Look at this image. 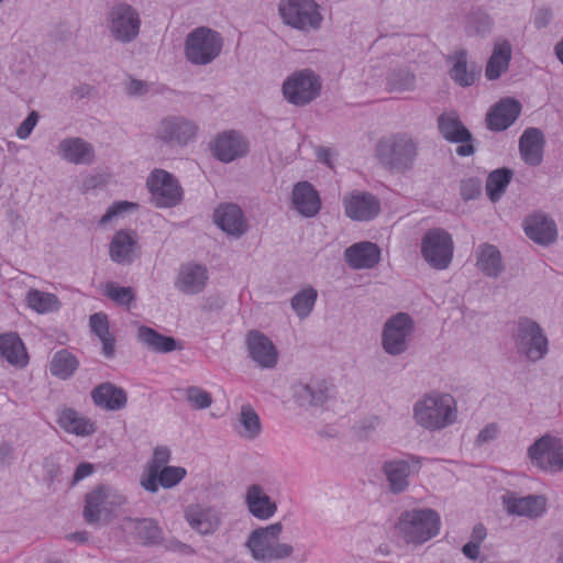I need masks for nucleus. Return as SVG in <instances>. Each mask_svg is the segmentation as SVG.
Returning a JSON list of instances; mask_svg holds the SVG:
<instances>
[{"instance_id":"13d9d810","label":"nucleus","mask_w":563,"mask_h":563,"mask_svg":"<svg viewBox=\"0 0 563 563\" xmlns=\"http://www.w3.org/2000/svg\"><path fill=\"white\" fill-rule=\"evenodd\" d=\"M499 434V426L497 423H488L484 426L477 434V443L485 444L497 439Z\"/></svg>"},{"instance_id":"49530a36","label":"nucleus","mask_w":563,"mask_h":563,"mask_svg":"<svg viewBox=\"0 0 563 563\" xmlns=\"http://www.w3.org/2000/svg\"><path fill=\"white\" fill-rule=\"evenodd\" d=\"M317 298L318 291L311 286H306L294 295L290 306L299 319H305L312 311Z\"/></svg>"},{"instance_id":"aec40b11","label":"nucleus","mask_w":563,"mask_h":563,"mask_svg":"<svg viewBox=\"0 0 563 563\" xmlns=\"http://www.w3.org/2000/svg\"><path fill=\"white\" fill-rule=\"evenodd\" d=\"M108 253L115 264H132L141 253L137 233L128 229L118 230L110 240Z\"/></svg>"},{"instance_id":"8fccbe9b","label":"nucleus","mask_w":563,"mask_h":563,"mask_svg":"<svg viewBox=\"0 0 563 563\" xmlns=\"http://www.w3.org/2000/svg\"><path fill=\"white\" fill-rule=\"evenodd\" d=\"M511 178V174L507 169H496L492 172L487 178L486 192L490 200H498L506 190Z\"/></svg>"},{"instance_id":"58836bf2","label":"nucleus","mask_w":563,"mask_h":563,"mask_svg":"<svg viewBox=\"0 0 563 563\" xmlns=\"http://www.w3.org/2000/svg\"><path fill=\"white\" fill-rule=\"evenodd\" d=\"M0 357L15 367H24L29 363L26 349L15 333L0 335Z\"/></svg>"},{"instance_id":"ea45409f","label":"nucleus","mask_w":563,"mask_h":563,"mask_svg":"<svg viewBox=\"0 0 563 563\" xmlns=\"http://www.w3.org/2000/svg\"><path fill=\"white\" fill-rule=\"evenodd\" d=\"M27 308L38 314H48L60 309L62 302L55 294L31 288L26 291Z\"/></svg>"},{"instance_id":"69168bd1","label":"nucleus","mask_w":563,"mask_h":563,"mask_svg":"<svg viewBox=\"0 0 563 563\" xmlns=\"http://www.w3.org/2000/svg\"><path fill=\"white\" fill-rule=\"evenodd\" d=\"M320 153H324V150H321ZM327 154H330L329 151H325Z\"/></svg>"},{"instance_id":"72a5a7b5","label":"nucleus","mask_w":563,"mask_h":563,"mask_svg":"<svg viewBox=\"0 0 563 563\" xmlns=\"http://www.w3.org/2000/svg\"><path fill=\"white\" fill-rule=\"evenodd\" d=\"M475 266L486 277L496 278L504 272L501 253L497 246L481 243L474 251Z\"/></svg>"},{"instance_id":"4be33fe9","label":"nucleus","mask_w":563,"mask_h":563,"mask_svg":"<svg viewBox=\"0 0 563 563\" xmlns=\"http://www.w3.org/2000/svg\"><path fill=\"white\" fill-rule=\"evenodd\" d=\"M501 504L510 516L537 518L547 509V499L542 495L519 496L514 492H506L501 496Z\"/></svg>"},{"instance_id":"4d7b16f0","label":"nucleus","mask_w":563,"mask_h":563,"mask_svg":"<svg viewBox=\"0 0 563 563\" xmlns=\"http://www.w3.org/2000/svg\"><path fill=\"white\" fill-rule=\"evenodd\" d=\"M292 398L301 407L311 406L312 380L308 383H297L291 387Z\"/></svg>"},{"instance_id":"39448f33","label":"nucleus","mask_w":563,"mask_h":563,"mask_svg":"<svg viewBox=\"0 0 563 563\" xmlns=\"http://www.w3.org/2000/svg\"><path fill=\"white\" fill-rule=\"evenodd\" d=\"M224 38L220 32L208 26L191 30L184 41V56L194 66L212 64L222 53Z\"/></svg>"},{"instance_id":"b1692460","label":"nucleus","mask_w":563,"mask_h":563,"mask_svg":"<svg viewBox=\"0 0 563 563\" xmlns=\"http://www.w3.org/2000/svg\"><path fill=\"white\" fill-rule=\"evenodd\" d=\"M56 156L73 165H89L95 159L93 146L81 137L68 136L58 141Z\"/></svg>"},{"instance_id":"6e6d98bb","label":"nucleus","mask_w":563,"mask_h":563,"mask_svg":"<svg viewBox=\"0 0 563 563\" xmlns=\"http://www.w3.org/2000/svg\"><path fill=\"white\" fill-rule=\"evenodd\" d=\"M332 397L331 386L325 382L312 380L311 406H323Z\"/></svg>"},{"instance_id":"c85d7f7f","label":"nucleus","mask_w":563,"mask_h":563,"mask_svg":"<svg viewBox=\"0 0 563 563\" xmlns=\"http://www.w3.org/2000/svg\"><path fill=\"white\" fill-rule=\"evenodd\" d=\"M136 340L146 350L158 353L167 354L174 351L183 350V343L173 336L159 333L155 329L147 325H139L136 330Z\"/></svg>"},{"instance_id":"f257e3e1","label":"nucleus","mask_w":563,"mask_h":563,"mask_svg":"<svg viewBox=\"0 0 563 563\" xmlns=\"http://www.w3.org/2000/svg\"><path fill=\"white\" fill-rule=\"evenodd\" d=\"M284 525L279 521L258 527L249 534L245 547L253 560L272 562L291 560L306 562L309 555L303 544H292L280 540Z\"/></svg>"},{"instance_id":"bf43d9fd","label":"nucleus","mask_w":563,"mask_h":563,"mask_svg":"<svg viewBox=\"0 0 563 563\" xmlns=\"http://www.w3.org/2000/svg\"><path fill=\"white\" fill-rule=\"evenodd\" d=\"M125 89L129 95L139 97L147 93L150 86L143 80L132 78L126 81Z\"/></svg>"},{"instance_id":"a18cd8bd","label":"nucleus","mask_w":563,"mask_h":563,"mask_svg":"<svg viewBox=\"0 0 563 563\" xmlns=\"http://www.w3.org/2000/svg\"><path fill=\"white\" fill-rule=\"evenodd\" d=\"M139 205L132 201H115L110 205L99 220V225L106 228L114 225L124 220L128 216L136 212Z\"/></svg>"},{"instance_id":"dca6fc26","label":"nucleus","mask_w":563,"mask_h":563,"mask_svg":"<svg viewBox=\"0 0 563 563\" xmlns=\"http://www.w3.org/2000/svg\"><path fill=\"white\" fill-rule=\"evenodd\" d=\"M223 512L216 506L196 503L185 509V520L199 536H212L222 525Z\"/></svg>"},{"instance_id":"680f3d73","label":"nucleus","mask_w":563,"mask_h":563,"mask_svg":"<svg viewBox=\"0 0 563 563\" xmlns=\"http://www.w3.org/2000/svg\"><path fill=\"white\" fill-rule=\"evenodd\" d=\"M93 472V466L90 463H81L76 468V472L74 474V482H79L89 475H91Z\"/></svg>"},{"instance_id":"79ce46f5","label":"nucleus","mask_w":563,"mask_h":563,"mask_svg":"<svg viewBox=\"0 0 563 563\" xmlns=\"http://www.w3.org/2000/svg\"><path fill=\"white\" fill-rule=\"evenodd\" d=\"M439 129L443 137L450 142H465L471 140L470 132L461 123L454 112H446L440 115Z\"/></svg>"},{"instance_id":"9b49d317","label":"nucleus","mask_w":563,"mask_h":563,"mask_svg":"<svg viewBox=\"0 0 563 563\" xmlns=\"http://www.w3.org/2000/svg\"><path fill=\"white\" fill-rule=\"evenodd\" d=\"M125 504V497L115 488L100 485L86 495L84 517L90 525L108 522Z\"/></svg>"},{"instance_id":"423d86ee","label":"nucleus","mask_w":563,"mask_h":563,"mask_svg":"<svg viewBox=\"0 0 563 563\" xmlns=\"http://www.w3.org/2000/svg\"><path fill=\"white\" fill-rule=\"evenodd\" d=\"M277 10L286 26L305 33L319 31L324 21L317 0H279Z\"/></svg>"},{"instance_id":"0eeeda50","label":"nucleus","mask_w":563,"mask_h":563,"mask_svg":"<svg viewBox=\"0 0 563 563\" xmlns=\"http://www.w3.org/2000/svg\"><path fill=\"white\" fill-rule=\"evenodd\" d=\"M322 79L310 68L297 69L285 77L280 86L283 99L294 107H305L321 96Z\"/></svg>"},{"instance_id":"f3484780","label":"nucleus","mask_w":563,"mask_h":563,"mask_svg":"<svg viewBox=\"0 0 563 563\" xmlns=\"http://www.w3.org/2000/svg\"><path fill=\"white\" fill-rule=\"evenodd\" d=\"M198 125L185 117L164 118L156 126V137L166 143L186 146L198 135Z\"/></svg>"},{"instance_id":"5701e85b","label":"nucleus","mask_w":563,"mask_h":563,"mask_svg":"<svg viewBox=\"0 0 563 563\" xmlns=\"http://www.w3.org/2000/svg\"><path fill=\"white\" fill-rule=\"evenodd\" d=\"M209 280L208 268L202 264L187 263L180 266L175 277V288L187 296L201 294Z\"/></svg>"},{"instance_id":"2eb2a0df","label":"nucleus","mask_w":563,"mask_h":563,"mask_svg":"<svg viewBox=\"0 0 563 563\" xmlns=\"http://www.w3.org/2000/svg\"><path fill=\"white\" fill-rule=\"evenodd\" d=\"M514 339L518 352L530 361H539L548 353V339L541 327L531 319L518 321Z\"/></svg>"},{"instance_id":"473e14b6","label":"nucleus","mask_w":563,"mask_h":563,"mask_svg":"<svg viewBox=\"0 0 563 563\" xmlns=\"http://www.w3.org/2000/svg\"><path fill=\"white\" fill-rule=\"evenodd\" d=\"M467 57L465 49H456L448 58L450 77L462 87L472 86L478 76L477 65L468 63Z\"/></svg>"},{"instance_id":"6e6552de","label":"nucleus","mask_w":563,"mask_h":563,"mask_svg":"<svg viewBox=\"0 0 563 563\" xmlns=\"http://www.w3.org/2000/svg\"><path fill=\"white\" fill-rule=\"evenodd\" d=\"M529 464L543 473L558 474L563 472V437L547 432L538 437L527 448Z\"/></svg>"},{"instance_id":"0e129e2a","label":"nucleus","mask_w":563,"mask_h":563,"mask_svg":"<svg viewBox=\"0 0 563 563\" xmlns=\"http://www.w3.org/2000/svg\"><path fill=\"white\" fill-rule=\"evenodd\" d=\"M553 53L560 64L563 66V37L553 46Z\"/></svg>"},{"instance_id":"7ed1b4c3","label":"nucleus","mask_w":563,"mask_h":563,"mask_svg":"<svg viewBox=\"0 0 563 563\" xmlns=\"http://www.w3.org/2000/svg\"><path fill=\"white\" fill-rule=\"evenodd\" d=\"M173 450L165 444L153 448L152 454L140 476L141 487L156 494L162 489H173L179 486L188 476V470L181 465H172Z\"/></svg>"},{"instance_id":"c9c22d12","label":"nucleus","mask_w":563,"mask_h":563,"mask_svg":"<svg viewBox=\"0 0 563 563\" xmlns=\"http://www.w3.org/2000/svg\"><path fill=\"white\" fill-rule=\"evenodd\" d=\"M57 423L67 433H71L77 437H89L97 430L93 420L69 408L63 409L58 412Z\"/></svg>"},{"instance_id":"de8ad7c7","label":"nucleus","mask_w":563,"mask_h":563,"mask_svg":"<svg viewBox=\"0 0 563 563\" xmlns=\"http://www.w3.org/2000/svg\"><path fill=\"white\" fill-rule=\"evenodd\" d=\"M386 87L391 92L411 91L416 87V76L408 68H397L388 73Z\"/></svg>"},{"instance_id":"c756f323","label":"nucleus","mask_w":563,"mask_h":563,"mask_svg":"<svg viewBox=\"0 0 563 563\" xmlns=\"http://www.w3.org/2000/svg\"><path fill=\"white\" fill-rule=\"evenodd\" d=\"M522 227L526 235L533 242L541 245L552 243L558 235L554 221L540 212L528 216L525 219Z\"/></svg>"},{"instance_id":"603ef678","label":"nucleus","mask_w":563,"mask_h":563,"mask_svg":"<svg viewBox=\"0 0 563 563\" xmlns=\"http://www.w3.org/2000/svg\"><path fill=\"white\" fill-rule=\"evenodd\" d=\"M186 401L192 409H207L212 404L211 394L198 386H190L185 389Z\"/></svg>"},{"instance_id":"37998d69","label":"nucleus","mask_w":563,"mask_h":563,"mask_svg":"<svg viewBox=\"0 0 563 563\" xmlns=\"http://www.w3.org/2000/svg\"><path fill=\"white\" fill-rule=\"evenodd\" d=\"M79 367L78 358L67 350H59L51 358L49 372L59 379H67Z\"/></svg>"},{"instance_id":"09e8293b","label":"nucleus","mask_w":563,"mask_h":563,"mask_svg":"<svg viewBox=\"0 0 563 563\" xmlns=\"http://www.w3.org/2000/svg\"><path fill=\"white\" fill-rule=\"evenodd\" d=\"M100 292L117 305L125 307L126 309L131 308V305L135 299L133 288L121 286L114 282H108L100 285Z\"/></svg>"},{"instance_id":"4c0bfd02","label":"nucleus","mask_w":563,"mask_h":563,"mask_svg":"<svg viewBox=\"0 0 563 563\" xmlns=\"http://www.w3.org/2000/svg\"><path fill=\"white\" fill-rule=\"evenodd\" d=\"M544 139L538 129L526 130L519 141L520 155L525 163L537 166L542 162Z\"/></svg>"},{"instance_id":"7c9ffc66","label":"nucleus","mask_w":563,"mask_h":563,"mask_svg":"<svg viewBox=\"0 0 563 563\" xmlns=\"http://www.w3.org/2000/svg\"><path fill=\"white\" fill-rule=\"evenodd\" d=\"M521 104L512 99L505 98L497 102L487 113L486 121L489 130L504 131L519 117Z\"/></svg>"},{"instance_id":"864d4df0","label":"nucleus","mask_w":563,"mask_h":563,"mask_svg":"<svg viewBox=\"0 0 563 563\" xmlns=\"http://www.w3.org/2000/svg\"><path fill=\"white\" fill-rule=\"evenodd\" d=\"M41 120L37 111L32 110L26 118L15 128L14 135L20 141H26L31 137Z\"/></svg>"},{"instance_id":"f8f14e48","label":"nucleus","mask_w":563,"mask_h":563,"mask_svg":"<svg viewBox=\"0 0 563 563\" xmlns=\"http://www.w3.org/2000/svg\"><path fill=\"white\" fill-rule=\"evenodd\" d=\"M150 201L157 208H173L183 199V188L172 173L163 168H154L145 181Z\"/></svg>"},{"instance_id":"f704fd0d","label":"nucleus","mask_w":563,"mask_h":563,"mask_svg":"<svg viewBox=\"0 0 563 563\" xmlns=\"http://www.w3.org/2000/svg\"><path fill=\"white\" fill-rule=\"evenodd\" d=\"M91 398L97 407L110 411L124 408L128 401L125 391L111 383H103L93 388Z\"/></svg>"},{"instance_id":"2f4dec72","label":"nucleus","mask_w":563,"mask_h":563,"mask_svg":"<svg viewBox=\"0 0 563 563\" xmlns=\"http://www.w3.org/2000/svg\"><path fill=\"white\" fill-rule=\"evenodd\" d=\"M214 222L227 234L239 238L247 230L242 210L232 203L221 205L214 211Z\"/></svg>"},{"instance_id":"412c9836","label":"nucleus","mask_w":563,"mask_h":563,"mask_svg":"<svg viewBox=\"0 0 563 563\" xmlns=\"http://www.w3.org/2000/svg\"><path fill=\"white\" fill-rule=\"evenodd\" d=\"M344 213L354 221H371L380 211L379 200L372 194L364 191H352L343 197Z\"/></svg>"},{"instance_id":"393cba45","label":"nucleus","mask_w":563,"mask_h":563,"mask_svg":"<svg viewBox=\"0 0 563 563\" xmlns=\"http://www.w3.org/2000/svg\"><path fill=\"white\" fill-rule=\"evenodd\" d=\"M344 261L353 269H371L380 263L382 250L371 241L356 242L345 249Z\"/></svg>"},{"instance_id":"e2e57ef3","label":"nucleus","mask_w":563,"mask_h":563,"mask_svg":"<svg viewBox=\"0 0 563 563\" xmlns=\"http://www.w3.org/2000/svg\"><path fill=\"white\" fill-rule=\"evenodd\" d=\"M461 145L457 146L456 152L461 156H468L473 154L474 150L470 141L460 142Z\"/></svg>"},{"instance_id":"20e7f679","label":"nucleus","mask_w":563,"mask_h":563,"mask_svg":"<svg viewBox=\"0 0 563 563\" xmlns=\"http://www.w3.org/2000/svg\"><path fill=\"white\" fill-rule=\"evenodd\" d=\"M441 517L431 508H413L400 514L396 531L401 540L419 547L439 536Z\"/></svg>"},{"instance_id":"c03bdc74","label":"nucleus","mask_w":563,"mask_h":563,"mask_svg":"<svg viewBox=\"0 0 563 563\" xmlns=\"http://www.w3.org/2000/svg\"><path fill=\"white\" fill-rule=\"evenodd\" d=\"M236 430L242 438L247 440H253L261 434V420L251 405H243L241 407Z\"/></svg>"},{"instance_id":"f03ea898","label":"nucleus","mask_w":563,"mask_h":563,"mask_svg":"<svg viewBox=\"0 0 563 563\" xmlns=\"http://www.w3.org/2000/svg\"><path fill=\"white\" fill-rule=\"evenodd\" d=\"M412 419L423 430L430 432L442 431L457 422V400L446 391L433 390L427 393L413 404Z\"/></svg>"},{"instance_id":"a19ab883","label":"nucleus","mask_w":563,"mask_h":563,"mask_svg":"<svg viewBox=\"0 0 563 563\" xmlns=\"http://www.w3.org/2000/svg\"><path fill=\"white\" fill-rule=\"evenodd\" d=\"M89 324L91 331L98 336L102 344V354L107 358H111L114 355L115 343L112 333L109 330L108 318L104 313L98 312L90 317Z\"/></svg>"},{"instance_id":"052dcab7","label":"nucleus","mask_w":563,"mask_h":563,"mask_svg":"<svg viewBox=\"0 0 563 563\" xmlns=\"http://www.w3.org/2000/svg\"><path fill=\"white\" fill-rule=\"evenodd\" d=\"M104 184L106 180L102 174H90L84 179L82 187L85 190H90Z\"/></svg>"},{"instance_id":"ddd939ff","label":"nucleus","mask_w":563,"mask_h":563,"mask_svg":"<svg viewBox=\"0 0 563 563\" xmlns=\"http://www.w3.org/2000/svg\"><path fill=\"white\" fill-rule=\"evenodd\" d=\"M417 155V144L406 134L391 135L383 139L376 146V157L385 166L391 168L408 167Z\"/></svg>"},{"instance_id":"3c124183","label":"nucleus","mask_w":563,"mask_h":563,"mask_svg":"<svg viewBox=\"0 0 563 563\" xmlns=\"http://www.w3.org/2000/svg\"><path fill=\"white\" fill-rule=\"evenodd\" d=\"M487 531L483 525H476L470 540L463 545L462 553L472 561H482V543L486 539Z\"/></svg>"},{"instance_id":"4468645a","label":"nucleus","mask_w":563,"mask_h":563,"mask_svg":"<svg viewBox=\"0 0 563 563\" xmlns=\"http://www.w3.org/2000/svg\"><path fill=\"white\" fill-rule=\"evenodd\" d=\"M107 27L114 41L123 44L131 43L140 34V14L131 4L117 3L108 12Z\"/></svg>"},{"instance_id":"5fc2aeb1","label":"nucleus","mask_w":563,"mask_h":563,"mask_svg":"<svg viewBox=\"0 0 563 563\" xmlns=\"http://www.w3.org/2000/svg\"><path fill=\"white\" fill-rule=\"evenodd\" d=\"M135 530L144 542H155L159 538V528L152 519H142L136 522Z\"/></svg>"},{"instance_id":"a878e982","label":"nucleus","mask_w":563,"mask_h":563,"mask_svg":"<svg viewBox=\"0 0 563 563\" xmlns=\"http://www.w3.org/2000/svg\"><path fill=\"white\" fill-rule=\"evenodd\" d=\"M419 467V459L410 457L409 460L386 461L382 470L388 482L389 489L398 494L407 489L410 475Z\"/></svg>"},{"instance_id":"e433bc0d","label":"nucleus","mask_w":563,"mask_h":563,"mask_svg":"<svg viewBox=\"0 0 563 563\" xmlns=\"http://www.w3.org/2000/svg\"><path fill=\"white\" fill-rule=\"evenodd\" d=\"M511 44L506 40H498L494 43L492 55L485 68V76L488 80H496L507 71L511 59Z\"/></svg>"},{"instance_id":"bb28decb","label":"nucleus","mask_w":563,"mask_h":563,"mask_svg":"<svg viewBox=\"0 0 563 563\" xmlns=\"http://www.w3.org/2000/svg\"><path fill=\"white\" fill-rule=\"evenodd\" d=\"M244 503L249 512L258 520H269L277 510V503L260 484L249 485L244 493Z\"/></svg>"},{"instance_id":"a211bd4d","label":"nucleus","mask_w":563,"mask_h":563,"mask_svg":"<svg viewBox=\"0 0 563 563\" xmlns=\"http://www.w3.org/2000/svg\"><path fill=\"white\" fill-rule=\"evenodd\" d=\"M249 148L245 136L234 130L222 131L209 142L212 156L222 163H231L245 156Z\"/></svg>"},{"instance_id":"1a4fd4ad","label":"nucleus","mask_w":563,"mask_h":563,"mask_svg":"<svg viewBox=\"0 0 563 563\" xmlns=\"http://www.w3.org/2000/svg\"><path fill=\"white\" fill-rule=\"evenodd\" d=\"M416 331V322L407 312H396L389 316L380 330L382 350L389 356L405 354L410 345Z\"/></svg>"},{"instance_id":"cd10ccee","label":"nucleus","mask_w":563,"mask_h":563,"mask_svg":"<svg viewBox=\"0 0 563 563\" xmlns=\"http://www.w3.org/2000/svg\"><path fill=\"white\" fill-rule=\"evenodd\" d=\"M290 200L292 209L305 218L317 216L322 206L318 190L308 181L294 185Z\"/></svg>"},{"instance_id":"9d476101","label":"nucleus","mask_w":563,"mask_h":563,"mask_svg":"<svg viewBox=\"0 0 563 563\" xmlns=\"http://www.w3.org/2000/svg\"><path fill=\"white\" fill-rule=\"evenodd\" d=\"M453 235L443 228L428 229L420 240V255L432 269H448L454 257Z\"/></svg>"},{"instance_id":"6ab92c4d","label":"nucleus","mask_w":563,"mask_h":563,"mask_svg":"<svg viewBox=\"0 0 563 563\" xmlns=\"http://www.w3.org/2000/svg\"><path fill=\"white\" fill-rule=\"evenodd\" d=\"M245 347L249 357L263 369H273L279 361L277 346L266 334L251 330L245 335Z\"/></svg>"}]
</instances>
